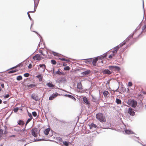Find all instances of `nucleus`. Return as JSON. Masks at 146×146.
<instances>
[{
  "mask_svg": "<svg viewBox=\"0 0 146 146\" xmlns=\"http://www.w3.org/2000/svg\"><path fill=\"white\" fill-rule=\"evenodd\" d=\"M96 118L101 122H105L106 119L105 116L102 113H98L96 115Z\"/></svg>",
  "mask_w": 146,
  "mask_h": 146,
  "instance_id": "obj_1",
  "label": "nucleus"
},
{
  "mask_svg": "<svg viewBox=\"0 0 146 146\" xmlns=\"http://www.w3.org/2000/svg\"><path fill=\"white\" fill-rule=\"evenodd\" d=\"M126 44L125 42H123L121 43L119 45L117 46L114 48L113 50L112 51L113 55H115V54L117 53L118 50L120 47H121Z\"/></svg>",
  "mask_w": 146,
  "mask_h": 146,
  "instance_id": "obj_2",
  "label": "nucleus"
},
{
  "mask_svg": "<svg viewBox=\"0 0 146 146\" xmlns=\"http://www.w3.org/2000/svg\"><path fill=\"white\" fill-rule=\"evenodd\" d=\"M129 104L132 107L135 108L137 105V102L134 100H131L128 101Z\"/></svg>",
  "mask_w": 146,
  "mask_h": 146,
  "instance_id": "obj_3",
  "label": "nucleus"
},
{
  "mask_svg": "<svg viewBox=\"0 0 146 146\" xmlns=\"http://www.w3.org/2000/svg\"><path fill=\"white\" fill-rule=\"evenodd\" d=\"M25 126L24 128L22 129H21L20 132L18 133L20 135L23 136H26L27 133V130L25 129Z\"/></svg>",
  "mask_w": 146,
  "mask_h": 146,
  "instance_id": "obj_4",
  "label": "nucleus"
},
{
  "mask_svg": "<svg viewBox=\"0 0 146 146\" xmlns=\"http://www.w3.org/2000/svg\"><path fill=\"white\" fill-rule=\"evenodd\" d=\"M43 58L41 57L39 54H36L33 57V59L35 60H40Z\"/></svg>",
  "mask_w": 146,
  "mask_h": 146,
  "instance_id": "obj_5",
  "label": "nucleus"
},
{
  "mask_svg": "<svg viewBox=\"0 0 146 146\" xmlns=\"http://www.w3.org/2000/svg\"><path fill=\"white\" fill-rule=\"evenodd\" d=\"M90 128L91 129H92L93 130L95 131L98 129L97 126L94 123H91L89 125Z\"/></svg>",
  "mask_w": 146,
  "mask_h": 146,
  "instance_id": "obj_6",
  "label": "nucleus"
},
{
  "mask_svg": "<svg viewBox=\"0 0 146 146\" xmlns=\"http://www.w3.org/2000/svg\"><path fill=\"white\" fill-rule=\"evenodd\" d=\"M58 95V93L55 92L52 94L49 97V99L50 100H53L54 98L56 97Z\"/></svg>",
  "mask_w": 146,
  "mask_h": 146,
  "instance_id": "obj_7",
  "label": "nucleus"
},
{
  "mask_svg": "<svg viewBox=\"0 0 146 146\" xmlns=\"http://www.w3.org/2000/svg\"><path fill=\"white\" fill-rule=\"evenodd\" d=\"M90 70H88L81 73V74L82 76H84L88 75L90 73Z\"/></svg>",
  "mask_w": 146,
  "mask_h": 146,
  "instance_id": "obj_8",
  "label": "nucleus"
},
{
  "mask_svg": "<svg viewBox=\"0 0 146 146\" xmlns=\"http://www.w3.org/2000/svg\"><path fill=\"white\" fill-rule=\"evenodd\" d=\"M128 113L131 115H134L135 113L133 109L131 108H129L128 110Z\"/></svg>",
  "mask_w": 146,
  "mask_h": 146,
  "instance_id": "obj_9",
  "label": "nucleus"
},
{
  "mask_svg": "<svg viewBox=\"0 0 146 146\" xmlns=\"http://www.w3.org/2000/svg\"><path fill=\"white\" fill-rule=\"evenodd\" d=\"M36 129H33L31 130L32 135L35 137H36L37 136V134L36 133Z\"/></svg>",
  "mask_w": 146,
  "mask_h": 146,
  "instance_id": "obj_10",
  "label": "nucleus"
},
{
  "mask_svg": "<svg viewBox=\"0 0 146 146\" xmlns=\"http://www.w3.org/2000/svg\"><path fill=\"white\" fill-rule=\"evenodd\" d=\"M98 60V58L97 57H96L93 60L92 64L94 66L96 65V63Z\"/></svg>",
  "mask_w": 146,
  "mask_h": 146,
  "instance_id": "obj_11",
  "label": "nucleus"
},
{
  "mask_svg": "<svg viewBox=\"0 0 146 146\" xmlns=\"http://www.w3.org/2000/svg\"><path fill=\"white\" fill-rule=\"evenodd\" d=\"M112 72L108 69H105L103 71V73L104 74H111Z\"/></svg>",
  "mask_w": 146,
  "mask_h": 146,
  "instance_id": "obj_12",
  "label": "nucleus"
},
{
  "mask_svg": "<svg viewBox=\"0 0 146 146\" xmlns=\"http://www.w3.org/2000/svg\"><path fill=\"white\" fill-rule=\"evenodd\" d=\"M125 133L127 134H133V132L131 130L127 129H125Z\"/></svg>",
  "mask_w": 146,
  "mask_h": 146,
  "instance_id": "obj_13",
  "label": "nucleus"
},
{
  "mask_svg": "<svg viewBox=\"0 0 146 146\" xmlns=\"http://www.w3.org/2000/svg\"><path fill=\"white\" fill-rule=\"evenodd\" d=\"M31 98L36 101L38 100V98L36 96L35 94H33L31 95Z\"/></svg>",
  "mask_w": 146,
  "mask_h": 146,
  "instance_id": "obj_14",
  "label": "nucleus"
},
{
  "mask_svg": "<svg viewBox=\"0 0 146 146\" xmlns=\"http://www.w3.org/2000/svg\"><path fill=\"white\" fill-rule=\"evenodd\" d=\"M83 101L86 104L88 105L90 104V103L88 101L87 98L86 97H84L83 98Z\"/></svg>",
  "mask_w": 146,
  "mask_h": 146,
  "instance_id": "obj_15",
  "label": "nucleus"
},
{
  "mask_svg": "<svg viewBox=\"0 0 146 146\" xmlns=\"http://www.w3.org/2000/svg\"><path fill=\"white\" fill-rule=\"evenodd\" d=\"M82 85L80 82H79L77 83V87L78 89L80 90H82Z\"/></svg>",
  "mask_w": 146,
  "mask_h": 146,
  "instance_id": "obj_16",
  "label": "nucleus"
},
{
  "mask_svg": "<svg viewBox=\"0 0 146 146\" xmlns=\"http://www.w3.org/2000/svg\"><path fill=\"white\" fill-rule=\"evenodd\" d=\"M136 31V29H135L132 34L129 35V36L126 39V41H128L129 39V38H131L133 37L134 34V32H135Z\"/></svg>",
  "mask_w": 146,
  "mask_h": 146,
  "instance_id": "obj_17",
  "label": "nucleus"
},
{
  "mask_svg": "<svg viewBox=\"0 0 146 146\" xmlns=\"http://www.w3.org/2000/svg\"><path fill=\"white\" fill-rule=\"evenodd\" d=\"M18 124L19 125H23L25 123L23 120H19L18 121Z\"/></svg>",
  "mask_w": 146,
  "mask_h": 146,
  "instance_id": "obj_18",
  "label": "nucleus"
},
{
  "mask_svg": "<svg viewBox=\"0 0 146 146\" xmlns=\"http://www.w3.org/2000/svg\"><path fill=\"white\" fill-rule=\"evenodd\" d=\"M57 140L59 142V143L61 145L62 144L63 141H62V138L59 137L57 138Z\"/></svg>",
  "mask_w": 146,
  "mask_h": 146,
  "instance_id": "obj_19",
  "label": "nucleus"
},
{
  "mask_svg": "<svg viewBox=\"0 0 146 146\" xmlns=\"http://www.w3.org/2000/svg\"><path fill=\"white\" fill-rule=\"evenodd\" d=\"M50 131V129L49 128L46 129L44 131V133L46 135H47L48 134Z\"/></svg>",
  "mask_w": 146,
  "mask_h": 146,
  "instance_id": "obj_20",
  "label": "nucleus"
},
{
  "mask_svg": "<svg viewBox=\"0 0 146 146\" xmlns=\"http://www.w3.org/2000/svg\"><path fill=\"white\" fill-rule=\"evenodd\" d=\"M39 66L41 67L43 69V71H44L45 69L46 68V65L44 64H40L39 65Z\"/></svg>",
  "mask_w": 146,
  "mask_h": 146,
  "instance_id": "obj_21",
  "label": "nucleus"
},
{
  "mask_svg": "<svg viewBox=\"0 0 146 146\" xmlns=\"http://www.w3.org/2000/svg\"><path fill=\"white\" fill-rule=\"evenodd\" d=\"M36 77L38 79L39 81L41 82L42 81V77L41 74L37 75Z\"/></svg>",
  "mask_w": 146,
  "mask_h": 146,
  "instance_id": "obj_22",
  "label": "nucleus"
},
{
  "mask_svg": "<svg viewBox=\"0 0 146 146\" xmlns=\"http://www.w3.org/2000/svg\"><path fill=\"white\" fill-rule=\"evenodd\" d=\"M120 70V67L118 66H114V68L113 71H119Z\"/></svg>",
  "mask_w": 146,
  "mask_h": 146,
  "instance_id": "obj_23",
  "label": "nucleus"
},
{
  "mask_svg": "<svg viewBox=\"0 0 146 146\" xmlns=\"http://www.w3.org/2000/svg\"><path fill=\"white\" fill-rule=\"evenodd\" d=\"M35 11V7H34V11H30L28 12L27 13V15H28V16L31 20H32V18H31L29 13V12H34Z\"/></svg>",
  "mask_w": 146,
  "mask_h": 146,
  "instance_id": "obj_24",
  "label": "nucleus"
},
{
  "mask_svg": "<svg viewBox=\"0 0 146 146\" xmlns=\"http://www.w3.org/2000/svg\"><path fill=\"white\" fill-rule=\"evenodd\" d=\"M107 54V52H106V53L104 54L102 56L100 57L99 58L101 60H102V58H104L106 56Z\"/></svg>",
  "mask_w": 146,
  "mask_h": 146,
  "instance_id": "obj_25",
  "label": "nucleus"
},
{
  "mask_svg": "<svg viewBox=\"0 0 146 146\" xmlns=\"http://www.w3.org/2000/svg\"><path fill=\"white\" fill-rule=\"evenodd\" d=\"M46 85L49 87L50 88L54 87V85L51 83H48Z\"/></svg>",
  "mask_w": 146,
  "mask_h": 146,
  "instance_id": "obj_26",
  "label": "nucleus"
},
{
  "mask_svg": "<svg viewBox=\"0 0 146 146\" xmlns=\"http://www.w3.org/2000/svg\"><path fill=\"white\" fill-rule=\"evenodd\" d=\"M13 129L14 131H16L18 133H19L20 132V131H21L20 129L17 128H14Z\"/></svg>",
  "mask_w": 146,
  "mask_h": 146,
  "instance_id": "obj_27",
  "label": "nucleus"
},
{
  "mask_svg": "<svg viewBox=\"0 0 146 146\" xmlns=\"http://www.w3.org/2000/svg\"><path fill=\"white\" fill-rule=\"evenodd\" d=\"M109 93L108 91H105L103 92V95L105 97H106Z\"/></svg>",
  "mask_w": 146,
  "mask_h": 146,
  "instance_id": "obj_28",
  "label": "nucleus"
},
{
  "mask_svg": "<svg viewBox=\"0 0 146 146\" xmlns=\"http://www.w3.org/2000/svg\"><path fill=\"white\" fill-rule=\"evenodd\" d=\"M116 102L117 104H120L121 103V100L118 98L116 99Z\"/></svg>",
  "mask_w": 146,
  "mask_h": 146,
  "instance_id": "obj_29",
  "label": "nucleus"
},
{
  "mask_svg": "<svg viewBox=\"0 0 146 146\" xmlns=\"http://www.w3.org/2000/svg\"><path fill=\"white\" fill-rule=\"evenodd\" d=\"M36 86V85L35 84H31L30 85L28 86V87L29 88H33L35 87Z\"/></svg>",
  "mask_w": 146,
  "mask_h": 146,
  "instance_id": "obj_30",
  "label": "nucleus"
},
{
  "mask_svg": "<svg viewBox=\"0 0 146 146\" xmlns=\"http://www.w3.org/2000/svg\"><path fill=\"white\" fill-rule=\"evenodd\" d=\"M22 79V77L21 76H19L17 77V79L18 80H20Z\"/></svg>",
  "mask_w": 146,
  "mask_h": 146,
  "instance_id": "obj_31",
  "label": "nucleus"
},
{
  "mask_svg": "<svg viewBox=\"0 0 146 146\" xmlns=\"http://www.w3.org/2000/svg\"><path fill=\"white\" fill-rule=\"evenodd\" d=\"M115 66H109L108 67L109 69L112 71H113Z\"/></svg>",
  "mask_w": 146,
  "mask_h": 146,
  "instance_id": "obj_32",
  "label": "nucleus"
},
{
  "mask_svg": "<svg viewBox=\"0 0 146 146\" xmlns=\"http://www.w3.org/2000/svg\"><path fill=\"white\" fill-rule=\"evenodd\" d=\"M62 143L63 144H64L66 146H68V145L69 144L68 142L67 141H63Z\"/></svg>",
  "mask_w": 146,
  "mask_h": 146,
  "instance_id": "obj_33",
  "label": "nucleus"
},
{
  "mask_svg": "<svg viewBox=\"0 0 146 146\" xmlns=\"http://www.w3.org/2000/svg\"><path fill=\"white\" fill-rule=\"evenodd\" d=\"M32 119V118H29L28 119L27 121L26 122V124H25V127L27 125V124L30 122L31 121V120Z\"/></svg>",
  "mask_w": 146,
  "mask_h": 146,
  "instance_id": "obj_34",
  "label": "nucleus"
},
{
  "mask_svg": "<svg viewBox=\"0 0 146 146\" xmlns=\"http://www.w3.org/2000/svg\"><path fill=\"white\" fill-rule=\"evenodd\" d=\"M51 62L52 64L54 65H55L56 64V62L54 60H51Z\"/></svg>",
  "mask_w": 146,
  "mask_h": 146,
  "instance_id": "obj_35",
  "label": "nucleus"
},
{
  "mask_svg": "<svg viewBox=\"0 0 146 146\" xmlns=\"http://www.w3.org/2000/svg\"><path fill=\"white\" fill-rule=\"evenodd\" d=\"M64 96L66 97H68L70 98L71 99L72 98V97H73V96L69 94H65Z\"/></svg>",
  "mask_w": 146,
  "mask_h": 146,
  "instance_id": "obj_36",
  "label": "nucleus"
},
{
  "mask_svg": "<svg viewBox=\"0 0 146 146\" xmlns=\"http://www.w3.org/2000/svg\"><path fill=\"white\" fill-rule=\"evenodd\" d=\"M59 59L62 61H69V60L66 59L64 58H59Z\"/></svg>",
  "mask_w": 146,
  "mask_h": 146,
  "instance_id": "obj_37",
  "label": "nucleus"
},
{
  "mask_svg": "<svg viewBox=\"0 0 146 146\" xmlns=\"http://www.w3.org/2000/svg\"><path fill=\"white\" fill-rule=\"evenodd\" d=\"M55 74H58L59 75H61L62 74V73L59 70H58L56 72Z\"/></svg>",
  "mask_w": 146,
  "mask_h": 146,
  "instance_id": "obj_38",
  "label": "nucleus"
},
{
  "mask_svg": "<svg viewBox=\"0 0 146 146\" xmlns=\"http://www.w3.org/2000/svg\"><path fill=\"white\" fill-rule=\"evenodd\" d=\"M142 2H143V12H144V13H143V14H144H144H145V10H144V0H142ZM144 17V16H143V17ZM144 18V17H143V18Z\"/></svg>",
  "mask_w": 146,
  "mask_h": 146,
  "instance_id": "obj_39",
  "label": "nucleus"
},
{
  "mask_svg": "<svg viewBox=\"0 0 146 146\" xmlns=\"http://www.w3.org/2000/svg\"><path fill=\"white\" fill-rule=\"evenodd\" d=\"M42 140H43V139H35L34 141H41Z\"/></svg>",
  "mask_w": 146,
  "mask_h": 146,
  "instance_id": "obj_40",
  "label": "nucleus"
},
{
  "mask_svg": "<svg viewBox=\"0 0 146 146\" xmlns=\"http://www.w3.org/2000/svg\"><path fill=\"white\" fill-rule=\"evenodd\" d=\"M70 69V68L68 66H66L64 68V69L65 70H68Z\"/></svg>",
  "mask_w": 146,
  "mask_h": 146,
  "instance_id": "obj_41",
  "label": "nucleus"
},
{
  "mask_svg": "<svg viewBox=\"0 0 146 146\" xmlns=\"http://www.w3.org/2000/svg\"><path fill=\"white\" fill-rule=\"evenodd\" d=\"M32 114L34 117H36L37 115V113L35 111L32 112Z\"/></svg>",
  "mask_w": 146,
  "mask_h": 146,
  "instance_id": "obj_42",
  "label": "nucleus"
},
{
  "mask_svg": "<svg viewBox=\"0 0 146 146\" xmlns=\"http://www.w3.org/2000/svg\"><path fill=\"white\" fill-rule=\"evenodd\" d=\"M29 76V74L28 73H26L24 74V76L26 77H28Z\"/></svg>",
  "mask_w": 146,
  "mask_h": 146,
  "instance_id": "obj_43",
  "label": "nucleus"
},
{
  "mask_svg": "<svg viewBox=\"0 0 146 146\" xmlns=\"http://www.w3.org/2000/svg\"><path fill=\"white\" fill-rule=\"evenodd\" d=\"M19 109V108L18 107H16V108H14L13 111L15 112H16L18 111Z\"/></svg>",
  "mask_w": 146,
  "mask_h": 146,
  "instance_id": "obj_44",
  "label": "nucleus"
},
{
  "mask_svg": "<svg viewBox=\"0 0 146 146\" xmlns=\"http://www.w3.org/2000/svg\"><path fill=\"white\" fill-rule=\"evenodd\" d=\"M16 72V71L15 70H12L11 71H10L9 72V74L12 73H13L15 72Z\"/></svg>",
  "mask_w": 146,
  "mask_h": 146,
  "instance_id": "obj_45",
  "label": "nucleus"
},
{
  "mask_svg": "<svg viewBox=\"0 0 146 146\" xmlns=\"http://www.w3.org/2000/svg\"><path fill=\"white\" fill-rule=\"evenodd\" d=\"M39 52L42 55H43V56H45L46 55L45 54L43 53V51H42V50H39Z\"/></svg>",
  "mask_w": 146,
  "mask_h": 146,
  "instance_id": "obj_46",
  "label": "nucleus"
},
{
  "mask_svg": "<svg viewBox=\"0 0 146 146\" xmlns=\"http://www.w3.org/2000/svg\"><path fill=\"white\" fill-rule=\"evenodd\" d=\"M92 59V58L87 59V60H86L85 62L86 63H88V62H90H90H91L90 60H91V59Z\"/></svg>",
  "mask_w": 146,
  "mask_h": 146,
  "instance_id": "obj_47",
  "label": "nucleus"
},
{
  "mask_svg": "<svg viewBox=\"0 0 146 146\" xmlns=\"http://www.w3.org/2000/svg\"><path fill=\"white\" fill-rule=\"evenodd\" d=\"M5 130L4 132V134H6L7 133V130H6V128H7V127L6 126H5Z\"/></svg>",
  "mask_w": 146,
  "mask_h": 146,
  "instance_id": "obj_48",
  "label": "nucleus"
},
{
  "mask_svg": "<svg viewBox=\"0 0 146 146\" xmlns=\"http://www.w3.org/2000/svg\"><path fill=\"white\" fill-rule=\"evenodd\" d=\"M146 29V24L142 28V30L144 31Z\"/></svg>",
  "mask_w": 146,
  "mask_h": 146,
  "instance_id": "obj_49",
  "label": "nucleus"
},
{
  "mask_svg": "<svg viewBox=\"0 0 146 146\" xmlns=\"http://www.w3.org/2000/svg\"><path fill=\"white\" fill-rule=\"evenodd\" d=\"M63 78H59V79H58V80L59 82H61L62 81V80H63Z\"/></svg>",
  "mask_w": 146,
  "mask_h": 146,
  "instance_id": "obj_50",
  "label": "nucleus"
},
{
  "mask_svg": "<svg viewBox=\"0 0 146 146\" xmlns=\"http://www.w3.org/2000/svg\"><path fill=\"white\" fill-rule=\"evenodd\" d=\"M52 52L53 53V54L54 56H58V54L57 53L54 52V51H52Z\"/></svg>",
  "mask_w": 146,
  "mask_h": 146,
  "instance_id": "obj_51",
  "label": "nucleus"
},
{
  "mask_svg": "<svg viewBox=\"0 0 146 146\" xmlns=\"http://www.w3.org/2000/svg\"><path fill=\"white\" fill-rule=\"evenodd\" d=\"M133 139L135 140L136 139H139V137H135V136H134L133 137Z\"/></svg>",
  "mask_w": 146,
  "mask_h": 146,
  "instance_id": "obj_52",
  "label": "nucleus"
},
{
  "mask_svg": "<svg viewBox=\"0 0 146 146\" xmlns=\"http://www.w3.org/2000/svg\"><path fill=\"white\" fill-rule=\"evenodd\" d=\"M9 94H7V95H6L5 96L4 98H9Z\"/></svg>",
  "mask_w": 146,
  "mask_h": 146,
  "instance_id": "obj_53",
  "label": "nucleus"
},
{
  "mask_svg": "<svg viewBox=\"0 0 146 146\" xmlns=\"http://www.w3.org/2000/svg\"><path fill=\"white\" fill-rule=\"evenodd\" d=\"M92 100L94 102H96V99L93 96H92Z\"/></svg>",
  "mask_w": 146,
  "mask_h": 146,
  "instance_id": "obj_54",
  "label": "nucleus"
},
{
  "mask_svg": "<svg viewBox=\"0 0 146 146\" xmlns=\"http://www.w3.org/2000/svg\"><path fill=\"white\" fill-rule=\"evenodd\" d=\"M32 65L31 64H30L29 66H28V68L29 69H31L32 68Z\"/></svg>",
  "mask_w": 146,
  "mask_h": 146,
  "instance_id": "obj_55",
  "label": "nucleus"
},
{
  "mask_svg": "<svg viewBox=\"0 0 146 146\" xmlns=\"http://www.w3.org/2000/svg\"><path fill=\"white\" fill-rule=\"evenodd\" d=\"M132 85V83L131 82H129L128 83V86H131Z\"/></svg>",
  "mask_w": 146,
  "mask_h": 146,
  "instance_id": "obj_56",
  "label": "nucleus"
},
{
  "mask_svg": "<svg viewBox=\"0 0 146 146\" xmlns=\"http://www.w3.org/2000/svg\"><path fill=\"white\" fill-rule=\"evenodd\" d=\"M1 85L2 88H4V85L3 83H2L1 84Z\"/></svg>",
  "mask_w": 146,
  "mask_h": 146,
  "instance_id": "obj_57",
  "label": "nucleus"
},
{
  "mask_svg": "<svg viewBox=\"0 0 146 146\" xmlns=\"http://www.w3.org/2000/svg\"><path fill=\"white\" fill-rule=\"evenodd\" d=\"M114 56L115 55H113V54H111L109 55V58H111L113 56Z\"/></svg>",
  "mask_w": 146,
  "mask_h": 146,
  "instance_id": "obj_58",
  "label": "nucleus"
},
{
  "mask_svg": "<svg viewBox=\"0 0 146 146\" xmlns=\"http://www.w3.org/2000/svg\"><path fill=\"white\" fill-rule=\"evenodd\" d=\"M28 115L29 116V117H30L31 118V117H32V115L31 114V113H28Z\"/></svg>",
  "mask_w": 146,
  "mask_h": 146,
  "instance_id": "obj_59",
  "label": "nucleus"
},
{
  "mask_svg": "<svg viewBox=\"0 0 146 146\" xmlns=\"http://www.w3.org/2000/svg\"><path fill=\"white\" fill-rule=\"evenodd\" d=\"M3 133V130L1 129H0V133L2 134Z\"/></svg>",
  "mask_w": 146,
  "mask_h": 146,
  "instance_id": "obj_60",
  "label": "nucleus"
},
{
  "mask_svg": "<svg viewBox=\"0 0 146 146\" xmlns=\"http://www.w3.org/2000/svg\"><path fill=\"white\" fill-rule=\"evenodd\" d=\"M71 99L74 100V101H75L76 100V98L73 96L72 97V98Z\"/></svg>",
  "mask_w": 146,
  "mask_h": 146,
  "instance_id": "obj_61",
  "label": "nucleus"
},
{
  "mask_svg": "<svg viewBox=\"0 0 146 146\" xmlns=\"http://www.w3.org/2000/svg\"><path fill=\"white\" fill-rule=\"evenodd\" d=\"M17 67V66H14V67H13L11 68L10 69H13V68H16Z\"/></svg>",
  "mask_w": 146,
  "mask_h": 146,
  "instance_id": "obj_62",
  "label": "nucleus"
},
{
  "mask_svg": "<svg viewBox=\"0 0 146 146\" xmlns=\"http://www.w3.org/2000/svg\"><path fill=\"white\" fill-rule=\"evenodd\" d=\"M3 103L4 104H6L7 103V101H4L3 102Z\"/></svg>",
  "mask_w": 146,
  "mask_h": 146,
  "instance_id": "obj_63",
  "label": "nucleus"
},
{
  "mask_svg": "<svg viewBox=\"0 0 146 146\" xmlns=\"http://www.w3.org/2000/svg\"><path fill=\"white\" fill-rule=\"evenodd\" d=\"M15 135H11L10 136V137H15Z\"/></svg>",
  "mask_w": 146,
  "mask_h": 146,
  "instance_id": "obj_64",
  "label": "nucleus"
}]
</instances>
